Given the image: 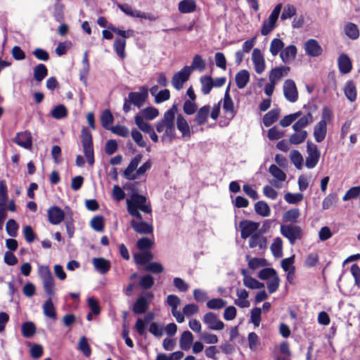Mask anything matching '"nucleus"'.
Listing matches in <instances>:
<instances>
[{"label": "nucleus", "mask_w": 360, "mask_h": 360, "mask_svg": "<svg viewBox=\"0 0 360 360\" xmlns=\"http://www.w3.org/2000/svg\"><path fill=\"white\" fill-rule=\"evenodd\" d=\"M108 28L113 33L120 35L121 37H117L114 41L113 47L114 49L121 58L125 57V47H126V39L133 35L134 31L132 30H122L118 27H114L113 25H108Z\"/></svg>", "instance_id": "nucleus-1"}, {"label": "nucleus", "mask_w": 360, "mask_h": 360, "mask_svg": "<svg viewBox=\"0 0 360 360\" xmlns=\"http://www.w3.org/2000/svg\"><path fill=\"white\" fill-rule=\"evenodd\" d=\"M82 145L83 153L90 165L94 163V151L92 134L86 127H83L81 131Z\"/></svg>", "instance_id": "nucleus-2"}, {"label": "nucleus", "mask_w": 360, "mask_h": 360, "mask_svg": "<svg viewBox=\"0 0 360 360\" xmlns=\"http://www.w3.org/2000/svg\"><path fill=\"white\" fill-rule=\"evenodd\" d=\"M281 235L287 238L291 245H294L297 240H301L303 237V230L294 224H281L280 226Z\"/></svg>", "instance_id": "nucleus-3"}, {"label": "nucleus", "mask_w": 360, "mask_h": 360, "mask_svg": "<svg viewBox=\"0 0 360 360\" xmlns=\"http://www.w3.org/2000/svg\"><path fill=\"white\" fill-rule=\"evenodd\" d=\"M282 4H278L271 11L269 18L264 20L261 27V34L266 36L270 34L275 28L277 20L278 19Z\"/></svg>", "instance_id": "nucleus-4"}, {"label": "nucleus", "mask_w": 360, "mask_h": 360, "mask_svg": "<svg viewBox=\"0 0 360 360\" xmlns=\"http://www.w3.org/2000/svg\"><path fill=\"white\" fill-rule=\"evenodd\" d=\"M39 275L43 282V288L46 293L51 297L54 294L55 283L49 268L41 266L39 268Z\"/></svg>", "instance_id": "nucleus-5"}, {"label": "nucleus", "mask_w": 360, "mask_h": 360, "mask_svg": "<svg viewBox=\"0 0 360 360\" xmlns=\"http://www.w3.org/2000/svg\"><path fill=\"white\" fill-rule=\"evenodd\" d=\"M147 198L143 195L133 193L131 199L127 200V209L130 207L142 211L144 213L150 214L152 209L150 205H146Z\"/></svg>", "instance_id": "nucleus-6"}, {"label": "nucleus", "mask_w": 360, "mask_h": 360, "mask_svg": "<svg viewBox=\"0 0 360 360\" xmlns=\"http://www.w3.org/2000/svg\"><path fill=\"white\" fill-rule=\"evenodd\" d=\"M307 152L308 156L306 158L305 165L309 169H312L316 166L320 159L321 153L317 146L309 141L307 143Z\"/></svg>", "instance_id": "nucleus-7"}, {"label": "nucleus", "mask_w": 360, "mask_h": 360, "mask_svg": "<svg viewBox=\"0 0 360 360\" xmlns=\"http://www.w3.org/2000/svg\"><path fill=\"white\" fill-rule=\"evenodd\" d=\"M191 75V68L184 66L180 71L175 73L172 79V84L176 90L183 88L184 84L188 80Z\"/></svg>", "instance_id": "nucleus-8"}, {"label": "nucleus", "mask_w": 360, "mask_h": 360, "mask_svg": "<svg viewBox=\"0 0 360 360\" xmlns=\"http://www.w3.org/2000/svg\"><path fill=\"white\" fill-rule=\"evenodd\" d=\"M148 97V90L145 86L140 87L139 92H130L128 94V98L130 102L137 108H140L143 105Z\"/></svg>", "instance_id": "nucleus-9"}, {"label": "nucleus", "mask_w": 360, "mask_h": 360, "mask_svg": "<svg viewBox=\"0 0 360 360\" xmlns=\"http://www.w3.org/2000/svg\"><path fill=\"white\" fill-rule=\"evenodd\" d=\"M283 94L287 101L295 103L298 99V91L295 82L292 79H286L283 83Z\"/></svg>", "instance_id": "nucleus-10"}, {"label": "nucleus", "mask_w": 360, "mask_h": 360, "mask_svg": "<svg viewBox=\"0 0 360 360\" xmlns=\"http://www.w3.org/2000/svg\"><path fill=\"white\" fill-rule=\"evenodd\" d=\"M259 226V223L250 220H243L239 222L240 229V237L246 239L256 233Z\"/></svg>", "instance_id": "nucleus-11"}, {"label": "nucleus", "mask_w": 360, "mask_h": 360, "mask_svg": "<svg viewBox=\"0 0 360 360\" xmlns=\"http://www.w3.org/2000/svg\"><path fill=\"white\" fill-rule=\"evenodd\" d=\"M203 322L207 325L208 328L214 330H221L224 328V323L218 319L216 314L207 312L203 316Z\"/></svg>", "instance_id": "nucleus-12"}, {"label": "nucleus", "mask_w": 360, "mask_h": 360, "mask_svg": "<svg viewBox=\"0 0 360 360\" xmlns=\"http://www.w3.org/2000/svg\"><path fill=\"white\" fill-rule=\"evenodd\" d=\"M307 55L310 57H318L323 53V49L319 42L314 39H308L304 45Z\"/></svg>", "instance_id": "nucleus-13"}, {"label": "nucleus", "mask_w": 360, "mask_h": 360, "mask_svg": "<svg viewBox=\"0 0 360 360\" xmlns=\"http://www.w3.org/2000/svg\"><path fill=\"white\" fill-rule=\"evenodd\" d=\"M229 91L230 86L229 85L224 94L222 107L224 112L230 116V119H233L236 115V110L234 108V103L230 96Z\"/></svg>", "instance_id": "nucleus-14"}, {"label": "nucleus", "mask_w": 360, "mask_h": 360, "mask_svg": "<svg viewBox=\"0 0 360 360\" xmlns=\"http://www.w3.org/2000/svg\"><path fill=\"white\" fill-rule=\"evenodd\" d=\"M49 221L53 225L59 224L65 218L63 210L58 206L51 207L47 212Z\"/></svg>", "instance_id": "nucleus-15"}, {"label": "nucleus", "mask_w": 360, "mask_h": 360, "mask_svg": "<svg viewBox=\"0 0 360 360\" xmlns=\"http://www.w3.org/2000/svg\"><path fill=\"white\" fill-rule=\"evenodd\" d=\"M252 59L255 72L258 74L262 73L265 70L266 65L264 56L259 49H253Z\"/></svg>", "instance_id": "nucleus-16"}, {"label": "nucleus", "mask_w": 360, "mask_h": 360, "mask_svg": "<svg viewBox=\"0 0 360 360\" xmlns=\"http://www.w3.org/2000/svg\"><path fill=\"white\" fill-rule=\"evenodd\" d=\"M14 141L18 146L30 149L32 147V136L30 131H25L16 134Z\"/></svg>", "instance_id": "nucleus-17"}, {"label": "nucleus", "mask_w": 360, "mask_h": 360, "mask_svg": "<svg viewBox=\"0 0 360 360\" xmlns=\"http://www.w3.org/2000/svg\"><path fill=\"white\" fill-rule=\"evenodd\" d=\"M166 129L165 133L161 136V141L162 142L167 141L172 143L176 139V130L174 120H166Z\"/></svg>", "instance_id": "nucleus-18"}, {"label": "nucleus", "mask_w": 360, "mask_h": 360, "mask_svg": "<svg viewBox=\"0 0 360 360\" xmlns=\"http://www.w3.org/2000/svg\"><path fill=\"white\" fill-rule=\"evenodd\" d=\"M92 264L94 269L101 274H105L111 268L110 262L103 257H94Z\"/></svg>", "instance_id": "nucleus-19"}, {"label": "nucleus", "mask_w": 360, "mask_h": 360, "mask_svg": "<svg viewBox=\"0 0 360 360\" xmlns=\"http://www.w3.org/2000/svg\"><path fill=\"white\" fill-rule=\"evenodd\" d=\"M266 237L263 236L260 231L252 234L249 239V246L251 248L259 247L260 250H264L266 248Z\"/></svg>", "instance_id": "nucleus-20"}, {"label": "nucleus", "mask_w": 360, "mask_h": 360, "mask_svg": "<svg viewBox=\"0 0 360 360\" xmlns=\"http://www.w3.org/2000/svg\"><path fill=\"white\" fill-rule=\"evenodd\" d=\"M142 155L141 154L136 155L130 162L127 167L124 171V176L129 180H134L136 176L132 174L133 172L136 169L139 164L141 161Z\"/></svg>", "instance_id": "nucleus-21"}, {"label": "nucleus", "mask_w": 360, "mask_h": 360, "mask_svg": "<svg viewBox=\"0 0 360 360\" xmlns=\"http://www.w3.org/2000/svg\"><path fill=\"white\" fill-rule=\"evenodd\" d=\"M130 224L134 231L138 233L150 234L153 231V226L146 221H141L138 222L135 220H131Z\"/></svg>", "instance_id": "nucleus-22"}, {"label": "nucleus", "mask_w": 360, "mask_h": 360, "mask_svg": "<svg viewBox=\"0 0 360 360\" xmlns=\"http://www.w3.org/2000/svg\"><path fill=\"white\" fill-rule=\"evenodd\" d=\"M338 65L340 72L342 74H347L350 72L352 69V60L345 53H342L339 56L338 58Z\"/></svg>", "instance_id": "nucleus-23"}, {"label": "nucleus", "mask_w": 360, "mask_h": 360, "mask_svg": "<svg viewBox=\"0 0 360 360\" xmlns=\"http://www.w3.org/2000/svg\"><path fill=\"white\" fill-rule=\"evenodd\" d=\"M210 109L211 107L210 105H205L197 110L193 120L198 126L203 125L207 122Z\"/></svg>", "instance_id": "nucleus-24"}, {"label": "nucleus", "mask_w": 360, "mask_h": 360, "mask_svg": "<svg viewBox=\"0 0 360 360\" xmlns=\"http://www.w3.org/2000/svg\"><path fill=\"white\" fill-rule=\"evenodd\" d=\"M149 307V302L146 297L140 296L133 304L132 311L135 314H143Z\"/></svg>", "instance_id": "nucleus-25"}, {"label": "nucleus", "mask_w": 360, "mask_h": 360, "mask_svg": "<svg viewBox=\"0 0 360 360\" xmlns=\"http://www.w3.org/2000/svg\"><path fill=\"white\" fill-rule=\"evenodd\" d=\"M327 134V124L324 120H320L314 129V136L316 142L323 141Z\"/></svg>", "instance_id": "nucleus-26"}, {"label": "nucleus", "mask_w": 360, "mask_h": 360, "mask_svg": "<svg viewBox=\"0 0 360 360\" xmlns=\"http://www.w3.org/2000/svg\"><path fill=\"white\" fill-rule=\"evenodd\" d=\"M154 319V313L150 312L147 314L143 319L139 318L135 323L134 328L138 334L143 336L146 333V323H149Z\"/></svg>", "instance_id": "nucleus-27"}, {"label": "nucleus", "mask_w": 360, "mask_h": 360, "mask_svg": "<svg viewBox=\"0 0 360 360\" xmlns=\"http://www.w3.org/2000/svg\"><path fill=\"white\" fill-rule=\"evenodd\" d=\"M176 127L181 133L183 137H191V130L188 122L181 114H179L176 118Z\"/></svg>", "instance_id": "nucleus-28"}, {"label": "nucleus", "mask_w": 360, "mask_h": 360, "mask_svg": "<svg viewBox=\"0 0 360 360\" xmlns=\"http://www.w3.org/2000/svg\"><path fill=\"white\" fill-rule=\"evenodd\" d=\"M290 71V68L288 66H281L273 68L269 73V80L276 83L283 76L288 75Z\"/></svg>", "instance_id": "nucleus-29"}, {"label": "nucleus", "mask_w": 360, "mask_h": 360, "mask_svg": "<svg viewBox=\"0 0 360 360\" xmlns=\"http://www.w3.org/2000/svg\"><path fill=\"white\" fill-rule=\"evenodd\" d=\"M250 81V73L247 70H241L236 73L235 82L238 89H243Z\"/></svg>", "instance_id": "nucleus-30"}, {"label": "nucleus", "mask_w": 360, "mask_h": 360, "mask_svg": "<svg viewBox=\"0 0 360 360\" xmlns=\"http://www.w3.org/2000/svg\"><path fill=\"white\" fill-rule=\"evenodd\" d=\"M297 55V48L295 45H290L285 47L280 53L283 62L288 63L294 60Z\"/></svg>", "instance_id": "nucleus-31"}, {"label": "nucleus", "mask_w": 360, "mask_h": 360, "mask_svg": "<svg viewBox=\"0 0 360 360\" xmlns=\"http://www.w3.org/2000/svg\"><path fill=\"white\" fill-rule=\"evenodd\" d=\"M241 273L244 276L243 284L247 288L250 289H260L264 287V284L263 283L258 281L252 276H247L246 271L245 269H243Z\"/></svg>", "instance_id": "nucleus-32"}, {"label": "nucleus", "mask_w": 360, "mask_h": 360, "mask_svg": "<svg viewBox=\"0 0 360 360\" xmlns=\"http://www.w3.org/2000/svg\"><path fill=\"white\" fill-rule=\"evenodd\" d=\"M193 341V335L189 330L183 332L179 340V346L181 349L188 350Z\"/></svg>", "instance_id": "nucleus-33"}, {"label": "nucleus", "mask_w": 360, "mask_h": 360, "mask_svg": "<svg viewBox=\"0 0 360 360\" xmlns=\"http://www.w3.org/2000/svg\"><path fill=\"white\" fill-rule=\"evenodd\" d=\"M48 75V69L43 63L37 65L33 69V77L37 82H41Z\"/></svg>", "instance_id": "nucleus-34"}, {"label": "nucleus", "mask_w": 360, "mask_h": 360, "mask_svg": "<svg viewBox=\"0 0 360 360\" xmlns=\"http://www.w3.org/2000/svg\"><path fill=\"white\" fill-rule=\"evenodd\" d=\"M280 112L281 110L279 108H275L266 113L262 120L264 125L268 127L274 124L278 120Z\"/></svg>", "instance_id": "nucleus-35"}, {"label": "nucleus", "mask_w": 360, "mask_h": 360, "mask_svg": "<svg viewBox=\"0 0 360 360\" xmlns=\"http://www.w3.org/2000/svg\"><path fill=\"white\" fill-rule=\"evenodd\" d=\"M201 84V92L204 95H207L210 93L214 87V80L211 76L204 75L200 78Z\"/></svg>", "instance_id": "nucleus-36"}, {"label": "nucleus", "mask_w": 360, "mask_h": 360, "mask_svg": "<svg viewBox=\"0 0 360 360\" xmlns=\"http://www.w3.org/2000/svg\"><path fill=\"white\" fill-rule=\"evenodd\" d=\"M196 3L195 0H182L178 4V9L181 13H189L195 11Z\"/></svg>", "instance_id": "nucleus-37"}, {"label": "nucleus", "mask_w": 360, "mask_h": 360, "mask_svg": "<svg viewBox=\"0 0 360 360\" xmlns=\"http://www.w3.org/2000/svg\"><path fill=\"white\" fill-rule=\"evenodd\" d=\"M313 122V116L311 112H308L303 117H300L297 122H295L292 124V129L294 131H297L298 129H302L306 127L307 125L311 124Z\"/></svg>", "instance_id": "nucleus-38"}, {"label": "nucleus", "mask_w": 360, "mask_h": 360, "mask_svg": "<svg viewBox=\"0 0 360 360\" xmlns=\"http://www.w3.org/2000/svg\"><path fill=\"white\" fill-rule=\"evenodd\" d=\"M307 131L303 129L295 131L289 138V142L293 145H298L303 143L307 137Z\"/></svg>", "instance_id": "nucleus-39"}, {"label": "nucleus", "mask_w": 360, "mask_h": 360, "mask_svg": "<svg viewBox=\"0 0 360 360\" xmlns=\"http://www.w3.org/2000/svg\"><path fill=\"white\" fill-rule=\"evenodd\" d=\"M300 216V211L298 208H292L284 212L283 221L284 222L295 223Z\"/></svg>", "instance_id": "nucleus-40"}, {"label": "nucleus", "mask_w": 360, "mask_h": 360, "mask_svg": "<svg viewBox=\"0 0 360 360\" xmlns=\"http://www.w3.org/2000/svg\"><path fill=\"white\" fill-rule=\"evenodd\" d=\"M134 258L136 264L144 265L149 263L153 259V255L150 251H145L141 253H135Z\"/></svg>", "instance_id": "nucleus-41"}, {"label": "nucleus", "mask_w": 360, "mask_h": 360, "mask_svg": "<svg viewBox=\"0 0 360 360\" xmlns=\"http://www.w3.org/2000/svg\"><path fill=\"white\" fill-rule=\"evenodd\" d=\"M43 312L44 314L53 320H56L57 318L56 309L52 302L51 297H49L47 300L43 304Z\"/></svg>", "instance_id": "nucleus-42"}, {"label": "nucleus", "mask_w": 360, "mask_h": 360, "mask_svg": "<svg viewBox=\"0 0 360 360\" xmlns=\"http://www.w3.org/2000/svg\"><path fill=\"white\" fill-rule=\"evenodd\" d=\"M345 95L347 98L353 102L356 98V86L353 81L349 80L347 82L345 89H344Z\"/></svg>", "instance_id": "nucleus-43"}, {"label": "nucleus", "mask_w": 360, "mask_h": 360, "mask_svg": "<svg viewBox=\"0 0 360 360\" xmlns=\"http://www.w3.org/2000/svg\"><path fill=\"white\" fill-rule=\"evenodd\" d=\"M345 33L351 39L355 40L359 37L357 25L353 22H347L345 26Z\"/></svg>", "instance_id": "nucleus-44"}, {"label": "nucleus", "mask_w": 360, "mask_h": 360, "mask_svg": "<svg viewBox=\"0 0 360 360\" xmlns=\"http://www.w3.org/2000/svg\"><path fill=\"white\" fill-rule=\"evenodd\" d=\"M113 120V116L110 110L106 109L103 111L101 115V122L104 129L110 130V125L112 124Z\"/></svg>", "instance_id": "nucleus-45"}, {"label": "nucleus", "mask_w": 360, "mask_h": 360, "mask_svg": "<svg viewBox=\"0 0 360 360\" xmlns=\"http://www.w3.org/2000/svg\"><path fill=\"white\" fill-rule=\"evenodd\" d=\"M255 210L257 214L262 217H268L271 214V210L268 204L262 200L258 201L255 205Z\"/></svg>", "instance_id": "nucleus-46"}, {"label": "nucleus", "mask_w": 360, "mask_h": 360, "mask_svg": "<svg viewBox=\"0 0 360 360\" xmlns=\"http://www.w3.org/2000/svg\"><path fill=\"white\" fill-rule=\"evenodd\" d=\"M36 326L33 322L27 321L22 325V334L25 338H29L36 333Z\"/></svg>", "instance_id": "nucleus-47"}, {"label": "nucleus", "mask_w": 360, "mask_h": 360, "mask_svg": "<svg viewBox=\"0 0 360 360\" xmlns=\"http://www.w3.org/2000/svg\"><path fill=\"white\" fill-rule=\"evenodd\" d=\"M68 113L66 107L64 105L60 104L51 110V115L53 118L60 120L67 117Z\"/></svg>", "instance_id": "nucleus-48"}, {"label": "nucleus", "mask_w": 360, "mask_h": 360, "mask_svg": "<svg viewBox=\"0 0 360 360\" xmlns=\"http://www.w3.org/2000/svg\"><path fill=\"white\" fill-rule=\"evenodd\" d=\"M78 349L80 350L86 357L91 356V349L85 336L80 338L78 342Z\"/></svg>", "instance_id": "nucleus-49"}, {"label": "nucleus", "mask_w": 360, "mask_h": 360, "mask_svg": "<svg viewBox=\"0 0 360 360\" xmlns=\"http://www.w3.org/2000/svg\"><path fill=\"white\" fill-rule=\"evenodd\" d=\"M283 241L281 238L277 237L274 239L273 243L271 245V250L272 252V254L276 257H282L283 252Z\"/></svg>", "instance_id": "nucleus-50"}, {"label": "nucleus", "mask_w": 360, "mask_h": 360, "mask_svg": "<svg viewBox=\"0 0 360 360\" xmlns=\"http://www.w3.org/2000/svg\"><path fill=\"white\" fill-rule=\"evenodd\" d=\"M90 225L91 228L98 232H101L104 229V218L101 215H97L94 217L91 221Z\"/></svg>", "instance_id": "nucleus-51"}, {"label": "nucleus", "mask_w": 360, "mask_h": 360, "mask_svg": "<svg viewBox=\"0 0 360 360\" xmlns=\"http://www.w3.org/2000/svg\"><path fill=\"white\" fill-rule=\"evenodd\" d=\"M191 70H198L200 72L203 71L206 68L205 61L202 59L200 55H195L193 57L191 65L189 66Z\"/></svg>", "instance_id": "nucleus-52"}, {"label": "nucleus", "mask_w": 360, "mask_h": 360, "mask_svg": "<svg viewBox=\"0 0 360 360\" xmlns=\"http://www.w3.org/2000/svg\"><path fill=\"white\" fill-rule=\"evenodd\" d=\"M143 119L144 118L139 115H136L134 117L136 124L145 133L151 131L153 129L152 126L149 123L145 122Z\"/></svg>", "instance_id": "nucleus-53"}, {"label": "nucleus", "mask_w": 360, "mask_h": 360, "mask_svg": "<svg viewBox=\"0 0 360 360\" xmlns=\"http://www.w3.org/2000/svg\"><path fill=\"white\" fill-rule=\"evenodd\" d=\"M227 302L221 298H213L210 300L206 305L210 309H220L224 307Z\"/></svg>", "instance_id": "nucleus-54"}, {"label": "nucleus", "mask_w": 360, "mask_h": 360, "mask_svg": "<svg viewBox=\"0 0 360 360\" xmlns=\"http://www.w3.org/2000/svg\"><path fill=\"white\" fill-rule=\"evenodd\" d=\"M338 200L337 194L330 193L328 194L322 202V208L323 210H328L332 206L335 205Z\"/></svg>", "instance_id": "nucleus-55"}, {"label": "nucleus", "mask_w": 360, "mask_h": 360, "mask_svg": "<svg viewBox=\"0 0 360 360\" xmlns=\"http://www.w3.org/2000/svg\"><path fill=\"white\" fill-rule=\"evenodd\" d=\"M284 43L280 39L275 38L271 41L270 52L273 56H276L283 48Z\"/></svg>", "instance_id": "nucleus-56"}, {"label": "nucleus", "mask_w": 360, "mask_h": 360, "mask_svg": "<svg viewBox=\"0 0 360 360\" xmlns=\"http://www.w3.org/2000/svg\"><path fill=\"white\" fill-rule=\"evenodd\" d=\"M249 348L252 351H256L260 345L258 335L255 332H251L248 335Z\"/></svg>", "instance_id": "nucleus-57"}, {"label": "nucleus", "mask_w": 360, "mask_h": 360, "mask_svg": "<svg viewBox=\"0 0 360 360\" xmlns=\"http://www.w3.org/2000/svg\"><path fill=\"white\" fill-rule=\"evenodd\" d=\"M266 285L268 291L270 294L275 292L280 285V278L278 274H276V276H274L271 278L268 279Z\"/></svg>", "instance_id": "nucleus-58"}, {"label": "nucleus", "mask_w": 360, "mask_h": 360, "mask_svg": "<svg viewBox=\"0 0 360 360\" xmlns=\"http://www.w3.org/2000/svg\"><path fill=\"white\" fill-rule=\"evenodd\" d=\"M269 170L271 174L274 176L275 178H276L278 180L281 181H284L285 180L286 175L285 172L276 165H271L269 167Z\"/></svg>", "instance_id": "nucleus-59"}, {"label": "nucleus", "mask_w": 360, "mask_h": 360, "mask_svg": "<svg viewBox=\"0 0 360 360\" xmlns=\"http://www.w3.org/2000/svg\"><path fill=\"white\" fill-rule=\"evenodd\" d=\"M290 160L297 169H301L303 162V158L301 153L296 150L291 151Z\"/></svg>", "instance_id": "nucleus-60"}, {"label": "nucleus", "mask_w": 360, "mask_h": 360, "mask_svg": "<svg viewBox=\"0 0 360 360\" xmlns=\"http://www.w3.org/2000/svg\"><path fill=\"white\" fill-rule=\"evenodd\" d=\"M139 285L143 289H149L154 285V278L150 274L144 275L140 278Z\"/></svg>", "instance_id": "nucleus-61"}, {"label": "nucleus", "mask_w": 360, "mask_h": 360, "mask_svg": "<svg viewBox=\"0 0 360 360\" xmlns=\"http://www.w3.org/2000/svg\"><path fill=\"white\" fill-rule=\"evenodd\" d=\"M18 229V225L16 221L13 219H8L6 225V231L8 235L11 237L16 236Z\"/></svg>", "instance_id": "nucleus-62"}, {"label": "nucleus", "mask_w": 360, "mask_h": 360, "mask_svg": "<svg viewBox=\"0 0 360 360\" xmlns=\"http://www.w3.org/2000/svg\"><path fill=\"white\" fill-rule=\"evenodd\" d=\"M143 117L152 120L155 119L159 115V111L156 108L154 107H147L142 110Z\"/></svg>", "instance_id": "nucleus-63"}, {"label": "nucleus", "mask_w": 360, "mask_h": 360, "mask_svg": "<svg viewBox=\"0 0 360 360\" xmlns=\"http://www.w3.org/2000/svg\"><path fill=\"white\" fill-rule=\"evenodd\" d=\"M284 199L289 204H297L302 200L303 194L287 193L284 195Z\"/></svg>", "instance_id": "nucleus-64"}]
</instances>
